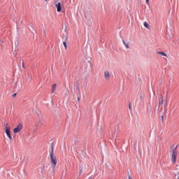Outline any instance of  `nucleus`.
Returning <instances> with one entry per match:
<instances>
[{
	"mask_svg": "<svg viewBox=\"0 0 179 179\" xmlns=\"http://www.w3.org/2000/svg\"><path fill=\"white\" fill-rule=\"evenodd\" d=\"M166 106H167V101H165L164 103V106L166 107Z\"/></svg>",
	"mask_w": 179,
	"mask_h": 179,
	"instance_id": "nucleus-23",
	"label": "nucleus"
},
{
	"mask_svg": "<svg viewBox=\"0 0 179 179\" xmlns=\"http://www.w3.org/2000/svg\"><path fill=\"white\" fill-rule=\"evenodd\" d=\"M56 8L57 9V12H61V10H62V7L59 2L56 4Z\"/></svg>",
	"mask_w": 179,
	"mask_h": 179,
	"instance_id": "nucleus-8",
	"label": "nucleus"
},
{
	"mask_svg": "<svg viewBox=\"0 0 179 179\" xmlns=\"http://www.w3.org/2000/svg\"><path fill=\"white\" fill-rule=\"evenodd\" d=\"M16 94H17V93H15L14 94H13V97H16Z\"/></svg>",
	"mask_w": 179,
	"mask_h": 179,
	"instance_id": "nucleus-18",
	"label": "nucleus"
},
{
	"mask_svg": "<svg viewBox=\"0 0 179 179\" xmlns=\"http://www.w3.org/2000/svg\"><path fill=\"white\" fill-rule=\"evenodd\" d=\"M122 41H123L124 45H127L128 44V43H127V42H125V41L122 40Z\"/></svg>",
	"mask_w": 179,
	"mask_h": 179,
	"instance_id": "nucleus-15",
	"label": "nucleus"
},
{
	"mask_svg": "<svg viewBox=\"0 0 179 179\" xmlns=\"http://www.w3.org/2000/svg\"><path fill=\"white\" fill-rule=\"evenodd\" d=\"M104 78H105L106 80H110V72L105 71L104 72Z\"/></svg>",
	"mask_w": 179,
	"mask_h": 179,
	"instance_id": "nucleus-7",
	"label": "nucleus"
},
{
	"mask_svg": "<svg viewBox=\"0 0 179 179\" xmlns=\"http://www.w3.org/2000/svg\"><path fill=\"white\" fill-rule=\"evenodd\" d=\"M88 179H94L93 176H90Z\"/></svg>",
	"mask_w": 179,
	"mask_h": 179,
	"instance_id": "nucleus-20",
	"label": "nucleus"
},
{
	"mask_svg": "<svg viewBox=\"0 0 179 179\" xmlns=\"http://www.w3.org/2000/svg\"><path fill=\"white\" fill-rule=\"evenodd\" d=\"M129 110H131V103H129Z\"/></svg>",
	"mask_w": 179,
	"mask_h": 179,
	"instance_id": "nucleus-24",
	"label": "nucleus"
},
{
	"mask_svg": "<svg viewBox=\"0 0 179 179\" xmlns=\"http://www.w3.org/2000/svg\"><path fill=\"white\" fill-rule=\"evenodd\" d=\"M143 24L146 27V29H149V24H148L146 22H144Z\"/></svg>",
	"mask_w": 179,
	"mask_h": 179,
	"instance_id": "nucleus-13",
	"label": "nucleus"
},
{
	"mask_svg": "<svg viewBox=\"0 0 179 179\" xmlns=\"http://www.w3.org/2000/svg\"><path fill=\"white\" fill-rule=\"evenodd\" d=\"M75 85L78 93L80 94V80H77Z\"/></svg>",
	"mask_w": 179,
	"mask_h": 179,
	"instance_id": "nucleus-5",
	"label": "nucleus"
},
{
	"mask_svg": "<svg viewBox=\"0 0 179 179\" xmlns=\"http://www.w3.org/2000/svg\"><path fill=\"white\" fill-rule=\"evenodd\" d=\"M146 1V3H148V5H149V0H145Z\"/></svg>",
	"mask_w": 179,
	"mask_h": 179,
	"instance_id": "nucleus-21",
	"label": "nucleus"
},
{
	"mask_svg": "<svg viewBox=\"0 0 179 179\" xmlns=\"http://www.w3.org/2000/svg\"><path fill=\"white\" fill-rule=\"evenodd\" d=\"M22 128H23V125L22 123H20L15 128L13 129L14 134H17L22 131Z\"/></svg>",
	"mask_w": 179,
	"mask_h": 179,
	"instance_id": "nucleus-4",
	"label": "nucleus"
},
{
	"mask_svg": "<svg viewBox=\"0 0 179 179\" xmlns=\"http://www.w3.org/2000/svg\"><path fill=\"white\" fill-rule=\"evenodd\" d=\"M45 2H47V0H45Z\"/></svg>",
	"mask_w": 179,
	"mask_h": 179,
	"instance_id": "nucleus-26",
	"label": "nucleus"
},
{
	"mask_svg": "<svg viewBox=\"0 0 179 179\" xmlns=\"http://www.w3.org/2000/svg\"><path fill=\"white\" fill-rule=\"evenodd\" d=\"M125 47H126V48H129V45H128V43H127V45H125Z\"/></svg>",
	"mask_w": 179,
	"mask_h": 179,
	"instance_id": "nucleus-17",
	"label": "nucleus"
},
{
	"mask_svg": "<svg viewBox=\"0 0 179 179\" xmlns=\"http://www.w3.org/2000/svg\"><path fill=\"white\" fill-rule=\"evenodd\" d=\"M63 44L64 45L65 50H67L68 49V44L66 43V41L63 42Z\"/></svg>",
	"mask_w": 179,
	"mask_h": 179,
	"instance_id": "nucleus-12",
	"label": "nucleus"
},
{
	"mask_svg": "<svg viewBox=\"0 0 179 179\" xmlns=\"http://www.w3.org/2000/svg\"><path fill=\"white\" fill-rule=\"evenodd\" d=\"M6 126V134L10 141H12V135H10V127L8 123L5 124Z\"/></svg>",
	"mask_w": 179,
	"mask_h": 179,
	"instance_id": "nucleus-3",
	"label": "nucleus"
},
{
	"mask_svg": "<svg viewBox=\"0 0 179 179\" xmlns=\"http://www.w3.org/2000/svg\"><path fill=\"white\" fill-rule=\"evenodd\" d=\"M50 157V162L52 164L53 171H54L55 170V167L57 166V157L54 155V145H52Z\"/></svg>",
	"mask_w": 179,
	"mask_h": 179,
	"instance_id": "nucleus-1",
	"label": "nucleus"
},
{
	"mask_svg": "<svg viewBox=\"0 0 179 179\" xmlns=\"http://www.w3.org/2000/svg\"><path fill=\"white\" fill-rule=\"evenodd\" d=\"M43 36H45V29H43Z\"/></svg>",
	"mask_w": 179,
	"mask_h": 179,
	"instance_id": "nucleus-19",
	"label": "nucleus"
},
{
	"mask_svg": "<svg viewBox=\"0 0 179 179\" xmlns=\"http://www.w3.org/2000/svg\"><path fill=\"white\" fill-rule=\"evenodd\" d=\"M157 53L159 55H162V57H167V54H166L164 52H157Z\"/></svg>",
	"mask_w": 179,
	"mask_h": 179,
	"instance_id": "nucleus-10",
	"label": "nucleus"
},
{
	"mask_svg": "<svg viewBox=\"0 0 179 179\" xmlns=\"http://www.w3.org/2000/svg\"><path fill=\"white\" fill-rule=\"evenodd\" d=\"M22 68L24 69H26V66H24V62H22Z\"/></svg>",
	"mask_w": 179,
	"mask_h": 179,
	"instance_id": "nucleus-14",
	"label": "nucleus"
},
{
	"mask_svg": "<svg viewBox=\"0 0 179 179\" xmlns=\"http://www.w3.org/2000/svg\"><path fill=\"white\" fill-rule=\"evenodd\" d=\"M42 125L43 123H41V120H40L35 127H36V128H41Z\"/></svg>",
	"mask_w": 179,
	"mask_h": 179,
	"instance_id": "nucleus-9",
	"label": "nucleus"
},
{
	"mask_svg": "<svg viewBox=\"0 0 179 179\" xmlns=\"http://www.w3.org/2000/svg\"><path fill=\"white\" fill-rule=\"evenodd\" d=\"M52 93H54V92H55V90H57V84H54L52 87Z\"/></svg>",
	"mask_w": 179,
	"mask_h": 179,
	"instance_id": "nucleus-11",
	"label": "nucleus"
},
{
	"mask_svg": "<svg viewBox=\"0 0 179 179\" xmlns=\"http://www.w3.org/2000/svg\"><path fill=\"white\" fill-rule=\"evenodd\" d=\"M129 179H133L132 177H131V176H129Z\"/></svg>",
	"mask_w": 179,
	"mask_h": 179,
	"instance_id": "nucleus-25",
	"label": "nucleus"
},
{
	"mask_svg": "<svg viewBox=\"0 0 179 179\" xmlns=\"http://www.w3.org/2000/svg\"><path fill=\"white\" fill-rule=\"evenodd\" d=\"M162 120H163V116L162 117Z\"/></svg>",
	"mask_w": 179,
	"mask_h": 179,
	"instance_id": "nucleus-27",
	"label": "nucleus"
},
{
	"mask_svg": "<svg viewBox=\"0 0 179 179\" xmlns=\"http://www.w3.org/2000/svg\"><path fill=\"white\" fill-rule=\"evenodd\" d=\"M177 148H178V145L173 148L172 151L171 161L173 164H176V163H177Z\"/></svg>",
	"mask_w": 179,
	"mask_h": 179,
	"instance_id": "nucleus-2",
	"label": "nucleus"
},
{
	"mask_svg": "<svg viewBox=\"0 0 179 179\" xmlns=\"http://www.w3.org/2000/svg\"><path fill=\"white\" fill-rule=\"evenodd\" d=\"M78 101H80V96L78 97Z\"/></svg>",
	"mask_w": 179,
	"mask_h": 179,
	"instance_id": "nucleus-22",
	"label": "nucleus"
},
{
	"mask_svg": "<svg viewBox=\"0 0 179 179\" xmlns=\"http://www.w3.org/2000/svg\"><path fill=\"white\" fill-rule=\"evenodd\" d=\"M142 97H143V95H142V94L141 93V94H140V100H142Z\"/></svg>",
	"mask_w": 179,
	"mask_h": 179,
	"instance_id": "nucleus-16",
	"label": "nucleus"
},
{
	"mask_svg": "<svg viewBox=\"0 0 179 179\" xmlns=\"http://www.w3.org/2000/svg\"><path fill=\"white\" fill-rule=\"evenodd\" d=\"M164 103V99H163V95H161L159 99V107L161 106H163V103Z\"/></svg>",
	"mask_w": 179,
	"mask_h": 179,
	"instance_id": "nucleus-6",
	"label": "nucleus"
},
{
	"mask_svg": "<svg viewBox=\"0 0 179 179\" xmlns=\"http://www.w3.org/2000/svg\"><path fill=\"white\" fill-rule=\"evenodd\" d=\"M0 43H1V38H0Z\"/></svg>",
	"mask_w": 179,
	"mask_h": 179,
	"instance_id": "nucleus-28",
	"label": "nucleus"
}]
</instances>
